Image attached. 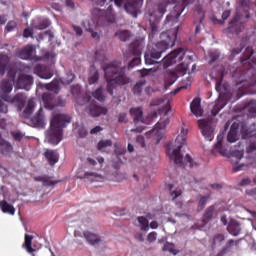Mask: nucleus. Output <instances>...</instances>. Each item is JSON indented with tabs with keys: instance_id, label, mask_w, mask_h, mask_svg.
Segmentation results:
<instances>
[{
	"instance_id": "1",
	"label": "nucleus",
	"mask_w": 256,
	"mask_h": 256,
	"mask_svg": "<svg viewBox=\"0 0 256 256\" xmlns=\"http://www.w3.org/2000/svg\"><path fill=\"white\" fill-rule=\"evenodd\" d=\"M106 79V90L109 95H113L117 85L123 87L131 83V78L127 76L126 67L121 65V61L116 60L102 66Z\"/></svg>"
},
{
	"instance_id": "2",
	"label": "nucleus",
	"mask_w": 256,
	"mask_h": 256,
	"mask_svg": "<svg viewBox=\"0 0 256 256\" xmlns=\"http://www.w3.org/2000/svg\"><path fill=\"white\" fill-rule=\"evenodd\" d=\"M176 29L177 30L174 31L172 35L169 32H162L160 34V41L144 56L146 65H155V59H161V55H163L167 49L175 46L179 26H177Z\"/></svg>"
},
{
	"instance_id": "3",
	"label": "nucleus",
	"mask_w": 256,
	"mask_h": 256,
	"mask_svg": "<svg viewBox=\"0 0 256 256\" xmlns=\"http://www.w3.org/2000/svg\"><path fill=\"white\" fill-rule=\"evenodd\" d=\"M178 61H181V63L176 67V71L178 75H185L187 74L189 65L193 62V54L189 51H185L183 48H178L165 56L162 60V64L163 67L167 69V67L175 65Z\"/></svg>"
},
{
	"instance_id": "4",
	"label": "nucleus",
	"mask_w": 256,
	"mask_h": 256,
	"mask_svg": "<svg viewBox=\"0 0 256 256\" xmlns=\"http://www.w3.org/2000/svg\"><path fill=\"white\" fill-rule=\"evenodd\" d=\"M71 123V116L67 114H56L53 116L50 127L46 131V139L51 145H59L63 141V129Z\"/></svg>"
},
{
	"instance_id": "5",
	"label": "nucleus",
	"mask_w": 256,
	"mask_h": 256,
	"mask_svg": "<svg viewBox=\"0 0 256 256\" xmlns=\"http://www.w3.org/2000/svg\"><path fill=\"white\" fill-rule=\"evenodd\" d=\"M187 142V130L182 129L181 135H178L175 140V148L171 152V148L167 146L166 153L170 157V161H174L176 165H183L184 154L181 152L183 145Z\"/></svg>"
},
{
	"instance_id": "6",
	"label": "nucleus",
	"mask_w": 256,
	"mask_h": 256,
	"mask_svg": "<svg viewBox=\"0 0 256 256\" xmlns=\"http://www.w3.org/2000/svg\"><path fill=\"white\" fill-rule=\"evenodd\" d=\"M92 15L97 21L99 27H107L112 23H115V13L113 12V6H109L107 10L101 8H93Z\"/></svg>"
},
{
	"instance_id": "7",
	"label": "nucleus",
	"mask_w": 256,
	"mask_h": 256,
	"mask_svg": "<svg viewBox=\"0 0 256 256\" xmlns=\"http://www.w3.org/2000/svg\"><path fill=\"white\" fill-rule=\"evenodd\" d=\"M108 1H110V3H113L114 1L117 7H122L123 3H125L124 4L125 11L133 15V17H137V11H139V8L143 3V0H108ZM105 3H107V0L105 1Z\"/></svg>"
},
{
	"instance_id": "8",
	"label": "nucleus",
	"mask_w": 256,
	"mask_h": 256,
	"mask_svg": "<svg viewBox=\"0 0 256 256\" xmlns=\"http://www.w3.org/2000/svg\"><path fill=\"white\" fill-rule=\"evenodd\" d=\"M13 85H15V74L11 75V79H2L0 82V99H3V101H11L9 93L13 91Z\"/></svg>"
},
{
	"instance_id": "9",
	"label": "nucleus",
	"mask_w": 256,
	"mask_h": 256,
	"mask_svg": "<svg viewBox=\"0 0 256 256\" xmlns=\"http://www.w3.org/2000/svg\"><path fill=\"white\" fill-rule=\"evenodd\" d=\"M42 101L44 103V107L46 109H50V111L55 109V107H63V105H65V101L61 100V98H55V94L51 92L43 93Z\"/></svg>"
},
{
	"instance_id": "10",
	"label": "nucleus",
	"mask_w": 256,
	"mask_h": 256,
	"mask_svg": "<svg viewBox=\"0 0 256 256\" xmlns=\"http://www.w3.org/2000/svg\"><path fill=\"white\" fill-rule=\"evenodd\" d=\"M130 51H132L134 58L129 62L128 69H133V67L141 65V44L139 41H134L130 44Z\"/></svg>"
},
{
	"instance_id": "11",
	"label": "nucleus",
	"mask_w": 256,
	"mask_h": 256,
	"mask_svg": "<svg viewBox=\"0 0 256 256\" xmlns=\"http://www.w3.org/2000/svg\"><path fill=\"white\" fill-rule=\"evenodd\" d=\"M198 126L206 141H213V132L215 131L213 122L211 120H199Z\"/></svg>"
},
{
	"instance_id": "12",
	"label": "nucleus",
	"mask_w": 256,
	"mask_h": 256,
	"mask_svg": "<svg viewBox=\"0 0 256 256\" xmlns=\"http://www.w3.org/2000/svg\"><path fill=\"white\" fill-rule=\"evenodd\" d=\"M33 53H35V48L33 47V45L29 44L18 52V57L25 61H28V59H30L31 61H41V57H33Z\"/></svg>"
},
{
	"instance_id": "13",
	"label": "nucleus",
	"mask_w": 256,
	"mask_h": 256,
	"mask_svg": "<svg viewBox=\"0 0 256 256\" xmlns=\"http://www.w3.org/2000/svg\"><path fill=\"white\" fill-rule=\"evenodd\" d=\"M30 123L34 125L37 129H43L46 125L45 123V111L40 108L30 119Z\"/></svg>"
},
{
	"instance_id": "14",
	"label": "nucleus",
	"mask_w": 256,
	"mask_h": 256,
	"mask_svg": "<svg viewBox=\"0 0 256 256\" xmlns=\"http://www.w3.org/2000/svg\"><path fill=\"white\" fill-rule=\"evenodd\" d=\"M31 85H33V76L27 74H20L18 76V89H25L26 91H29V89H31Z\"/></svg>"
},
{
	"instance_id": "15",
	"label": "nucleus",
	"mask_w": 256,
	"mask_h": 256,
	"mask_svg": "<svg viewBox=\"0 0 256 256\" xmlns=\"http://www.w3.org/2000/svg\"><path fill=\"white\" fill-rule=\"evenodd\" d=\"M26 100L27 97L24 94L18 93L13 98L10 97V100H6V103H13L14 105H16L18 111H23Z\"/></svg>"
},
{
	"instance_id": "16",
	"label": "nucleus",
	"mask_w": 256,
	"mask_h": 256,
	"mask_svg": "<svg viewBox=\"0 0 256 256\" xmlns=\"http://www.w3.org/2000/svg\"><path fill=\"white\" fill-rule=\"evenodd\" d=\"M38 87L40 89H46L47 91H52L54 95L59 94V91H61V83L59 80H53L51 83L48 84H43V83H38Z\"/></svg>"
},
{
	"instance_id": "17",
	"label": "nucleus",
	"mask_w": 256,
	"mask_h": 256,
	"mask_svg": "<svg viewBox=\"0 0 256 256\" xmlns=\"http://www.w3.org/2000/svg\"><path fill=\"white\" fill-rule=\"evenodd\" d=\"M231 155H232V157H234L236 159V165L232 169L233 173L243 171V168L247 167V165H245V163L237 165V163H239V161H241V159H243V150H234V151H232Z\"/></svg>"
},
{
	"instance_id": "18",
	"label": "nucleus",
	"mask_w": 256,
	"mask_h": 256,
	"mask_svg": "<svg viewBox=\"0 0 256 256\" xmlns=\"http://www.w3.org/2000/svg\"><path fill=\"white\" fill-rule=\"evenodd\" d=\"M159 21H161V18L155 16L153 14H150V28L151 32L149 34V39H155V35L159 33Z\"/></svg>"
},
{
	"instance_id": "19",
	"label": "nucleus",
	"mask_w": 256,
	"mask_h": 256,
	"mask_svg": "<svg viewBox=\"0 0 256 256\" xmlns=\"http://www.w3.org/2000/svg\"><path fill=\"white\" fill-rule=\"evenodd\" d=\"M11 63V57L7 54H0V77L5 75L7 69H9V65Z\"/></svg>"
},
{
	"instance_id": "20",
	"label": "nucleus",
	"mask_w": 256,
	"mask_h": 256,
	"mask_svg": "<svg viewBox=\"0 0 256 256\" xmlns=\"http://www.w3.org/2000/svg\"><path fill=\"white\" fill-rule=\"evenodd\" d=\"M32 243H33V236L26 234L25 241H24L22 247H24V249H26V251L28 253H32V256H39V251L33 249V247L31 246Z\"/></svg>"
},
{
	"instance_id": "21",
	"label": "nucleus",
	"mask_w": 256,
	"mask_h": 256,
	"mask_svg": "<svg viewBox=\"0 0 256 256\" xmlns=\"http://www.w3.org/2000/svg\"><path fill=\"white\" fill-rule=\"evenodd\" d=\"M51 22L49 19L45 18H38L36 20H33L32 22V29H38L39 31H43V29H47V27H50Z\"/></svg>"
},
{
	"instance_id": "22",
	"label": "nucleus",
	"mask_w": 256,
	"mask_h": 256,
	"mask_svg": "<svg viewBox=\"0 0 256 256\" xmlns=\"http://www.w3.org/2000/svg\"><path fill=\"white\" fill-rule=\"evenodd\" d=\"M239 15H236L233 20L229 23L226 31L227 33H236V35H239L241 33V28H239V23L241 25V22H239Z\"/></svg>"
},
{
	"instance_id": "23",
	"label": "nucleus",
	"mask_w": 256,
	"mask_h": 256,
	"mask_svg": "<svg viewBox=\"0 0 256 256\" xmlns=\"http://www.w3.org/2000/svg\"><path fill=\"white\" fill-rule=\"evenodd\" d=\"M190 110L196 117L203 115V109L201 108V99L195 98L190 104Z\"/></svg>"
},
{
	"instance_id": "24",
	"label": "nucleus",
	"mask_w": 256,
	"mask_h": 256,
	"mask_svg": "<svg viewBox=\"0 0 256 256\" xmlns=\"http://www.w3.org/2000/svg\"><path fill=\"white\" fill-rule=\"evenodd\" d=\"M227 231L230 233V235L237 237V235L241 233V224H239V222L236 220H230Z\"/></svg>"
},
{
	"instance_id": "25",
	"label": "nucleus",
	"mask_w": 256,
	"mask_h": 256,
	"mask_svg": "<svg viewBox=\"0 0 256 256\" xmlns=\"http://www.w3.org/2000/svg\"><path fill=\"white\" fill-rule=\"evenodd\" d=\"M182 12V8H179V6H175L174 11H172L171 14L166 17L165 25H169V23H174V21H177V19L181 17Z\"/></svg>"
},
{
	"instance_id": "26",
	"label": "nucleus",
	"mask_w": 256,
	"mask_h": 256,
	"mask_svg": "<svg viewBox=\"0 0 256 256\" xmlns=\"http://www.w3.org/2000/svg\"><path fill=\"white\" fill-rule=\"evenodd\" d=\"M34 73L35 75H38L40 79H51V77H53V73L46 72L45 67H43L41 64H38L34 67Z\"/></svg>"
},
{
	"instance_id": "27",
	"label": "nucleus",
	"mask_w": 256,
	"mask_h": 256,
	"mask_svg": "<svg viewBox=\"0 0 256 256\" xmlns=\"http://www.w3.org/2000/svg\"><path fill=\"white\" fill-rule=\"evenodd\" d=\"M49 165H55L59 162V153L55 150H46L44 153Z\"/></svg>"
},
{
	"instance_id": "28",
	"label": "nucleus",
	"mask_w": 256,
	"mask_h": 256,
	"mask_svg": "<svg viewBox=\"0 0 256 256\" xmlns=\"http://www.w3.org/2000/svg\"><path fill=\"white\" fill-rule=\"evenodd\" d=\"M90 115L92 117H101V115H107V108L98 105H90Z\"/></svg>"
},
{
	"instance_id": "29",
	"label": "nucleus",
	"mask_w": 256,
	"mask_h": 256,
	"mask_svg": "<svg viewBox=\"0 0 256 256\" xmlns=\"http://www.w3.org/2000/svg\"><path fill=\"white\" fill-rule=\"evenodd\" d=\"M83 236L85 237L86 241L89 242L90 245H97V244L101 243V238L99 237V235H97L95 233L85 231V232H83Z\"/></svg>"
},
{
	"instance_id": "30",
	"label": "nucleus",
	"mask_w": 256,
	"mask_h": 256,
	"mask_svg": "<svg viewBox=\"0 0 256 256\" xmlns=\"http://www.w3.org/2000/svg\"><path fill=\"white\" fill-rule=\"evenodd\" d=\"M225 105H227V102L223 100L221 96H219V98L217 99L216 103L214 104L211 110V114L213 115V117L217 116L219 114V111H221V109H223Z\"/></svg>"
},
{
	"instance_id": "31",
	"label": "nucleus",
	"mask_w": 256,
	"mask_h": 256,
	"mask_svg": "<svg viewBox=\"0 0 256 256\" xmlns=\"http://www.w3.org/2000/svg\"><path fill=\"white\" fill-rule=\"evenodd\" d=\"M33 111H35V99H29L23 111V117H25V119H29L33 114Z\"/></svg>"
},
{
	"instance_id": "32",
	"label": "nucleus",
	"mask_w": 256,
	"mask_h": 256,
	"mask_svg": "<svg viewBox=\"0 0 256 256\" xmlns=\"http://www.w3.org/2000/svg\"><path fill=\"white\" fill-rule=\"evenodd\" d=\"M11 151H13V145L3 139L0 134V154L5 155V153H11Z\"/></svg>"
},
{
	"instance_id": "33",
	"label": "nucleus",
	"mask_w": 256,
	"mask_h": 256,
	"mask_svg": "<svg viewBox=\"0 0 256 256\" xmlns=\"http://www.w3.org/2000/svg\"><path fill=\"white\" fill-rule=\"evenodd\" d=\"M237 129H238L237 124L234 123L231 125L230 131L228 132V135H227L228 143H235V141H237V139H239V137L237 135Z\"/></svg>"
},
{
	"instance_id": "34",
	"label": "nucleus",
	"mask_w": 256,
	"mask_h": 256,
	"mask_svg": "<svg viewBox=\"0 0 256 256\" xmlns=\"http://www.w3.org/2000/svg\"><path fill=\"white\" fill-rule=\"evenodd\" d=\"M179 76H177V72L175 71H169L168 73L165 74V86L166 87H171L175 81H177Z\"/></svg>"
},
{
	"instance_id": "35",
	"label": "nucleus",
	"mask_w": 256,
	"mask_h": 256,
	"mask_svg": "<svg viewBox=\"0 0 256 256\" xmlns=\"http://www.w3.org/2000/svg\"><path fill=\"white\" fill-rule=\"evenodd\" d=\"M0 209L2 213H8V215H15V207L5 200L0 201Z\"/></svg>"
},
{
	"instance_id": "36",
	"label": "nucleus",
	"mask_w": 256,
	"mask_h": 256,
	"mask_svg": "<svg viewBox=\"0 0 256 256\" xmlns=\"http://www.w3.org/2000/svg\"><path fill=\"white\" fill-rule=\"evenodd\" d=\"M36 181H40L44 187H54V185H57L59 183L58 180H51V177L47 176H40L35 178Z\"/></svg>"
},
{
	"instance_id": "37",
	"label": "nucleus",
	"mask_w": 256,
	"mask_h": 256,
	"mask_svg": "<svg viewBox=\"0 0 256 256\" xmlns=\"http://www.w3.org/2000/svg\"><path fill=\"white\" fill-rule=\"evenodd\" d=\"M115 37L125 43L131 39V32L129 30H118L115 33Z\"/></svg>"
},
{
	"instance_id": "38",
	"label": "nucleus",
	"mask_w": 256,
	"mask_h": 256,
	"mask_svg": "<svg viewBox=\"0 0 256 256\" xmlns=\"http://www.w3.org/2000/svg\"><path fill=\"white\" fill-rule=\"evenodd\" d=\"M146 83L147 81L145 80H141L137 82L132 88L133 95H137L138 97H141V93H143V87H145Z\"/></svg>"
},
{
	"instance_id": "39",
	"label": "nucleus",
	"mask_w": 256,
	"mask_h": 256,
	"mask_svg": "<svg viewBox=\"0 0 256 256\" xmlns=\"http://www.w3.org/2000/svg\"><path fill=\"white\" fill-rule=\"evenodd\" d=\"M130 115L133 117L134 121H143V109L142 108H131Z\"/></svg>"
},
{
	"instance_id": "40",
	"label": "nucleus",
	"mask_w": 256,
	"mask_h": 256,
	"mask_svg": "<svg viewBox=\"0 0 256 256\" xmlns=\"http://www.w3.org/2000/svg\"><path fill=\"white\" fill-rule=\"evenodd\" d=\"M213 215H215V205H211L205 210L203 220L211 221V219H213Z\"/></svg>"
},
{
	"instance_id": "41",
	"label": "nucleus",
	"mask_w": 256,
	"mask_h": 256,
	"mask_svg": "<svg viewBox=\"0 0 256 256\" xmlns=\"http://www.w3.org/2000/svg\"><path fill=\"white\" fill-rule=\"evenodd\" d=\"M173 184H168L167 185V189H169L170 191V196L172 197V201H175V199H177V197H181L183 191H181V189L177 188L173 191Z\"/></svg>"
},
{
	"instance_id": "42",
	"label": "nucleus",
	"mask_w": 256,
	"mask_h": 256,
	"mask_svg": "<svg viewBox=\"0 0 256 256\" xmlns=\"http://www.w3.org/2000/svg\"><path fill=\"white\" fill-rule=\"evenodd\" d=\"M99 81V71L93 68L90 72V76L88 78L89 85H95Z\"/></svg>"
},
{
	"instance_id": "43",
	"label": "nucleus",
	"mask_w": 256,
	"mask_h": 256,
	"mask_svg": "<svg viewBox=\"0 0 256 256\" xmlns=\"http://www.w3.org/2000/svg\"><path fill=\"white\" fill-rule=\"evenodd\" d=\"M162 251H168L169 253H172V255H178L179 253V250L175 249V244L169 242L164 244Z\"/></svg>"
},
{
	"instance_id": "44",
	"label": "nucleus",
	"mask_w": 256,
	"mask_h": 256,
	"mask_svg": "<svg viewBox=\"0 0 256 256\" xmlns=\"http://www.w3.org/2000/svg\"><path fill=\"white\" fill-rule=\"evenodd\" d=\"M92 97H94V99H97V101H100L101 103H103V101H105V94H103V88L100 87L96 89L92 93Z\"/></svg>"
},
{
	"instance_id": "45",
	"label": "nucleus",
	"mask_w": 256,
	"mask_h": 256,
	"mask_svg": "<svg viewBox=\"0 0 256 256\" xmlns=\"http://www.w3.org/2000/svg\"><path fill=\"white\" fill-rule=\"evenodd\" d=\"M242 139H251V137H255V130H251V127L248 129L243 128L241 130Z\"/></svg>"
},
{
	"instance_id": "46",
	"label": "nucleus",
	"mask_w": 256,
	"mask_h": 256,
	"mask_svg": "<svg viewBox=\"0 0 256 256\" xmlns=\"http://www.w3.org/2000/svg\"><path fill=\"white\" fill-rule=\"evenodd\" d=\"M113 141L111 140H100L97 144L98 151H103V149H107V147H112Z\"/></svg>"
},
{
	"instance_id": "47",
	"label": "nucleus",
	"mask_w": 256,
	"mask_h": 256,
	"mask_svg": "<svg viewBox=\"0 0 256 256\" xmlns=\"http://www.w3.org/2000/svg\"><path fill=\"white\" fill-rule=\"evenodd\" d=\"M253 53H254L253 47H247L245 49V51L243 52L242 57L240 58L241 59V63H244V61H248V59L250 57H253Z\"/></svg>"
},
{
	"instance_id": "48",
	"label": "nucleus",
	"mask_w": 256,
	"mask_h": 256,
	"mask_svg": "<svg viewBox=\"0 0 256 256\" xmlns=\"http://www.w3.org/2000/svg\"><path fill=\"white\" fill-rule=\"evenodd\" d=\"M137 220L141 225V231H147L149 229V220L145 216H139Z\"/></svg>"
},
{
	"instance_id": "49",
	"label": "nucleus",
	"mask_w": 256,
	"mask_h": 256,
	"mask_svg": "<svg viewBox=\"0 0 256 256\" xmlns=\"http://www.w3.org/2000/svg\"><path fill=\"white\" fill-rule=\"evenodd\" d=\"M84 177L90 181H99V179H101V175L96 172H85Z\"/></svg>"
},
{
	"instance_id": "50",
	"label": "nucleus",
	"mask_w": 256,
	"mask_h": 256,
	"mask_svg": "<svg viewBox=\"0 0 256 256\" xmlns=\"http://www.w3.org/2000/svg\"><path fill=\"white\" fill-rule=\"evenodd\" d=\"M11 137H13L14 141L21 142L23 141V138L25 137V134H23L21 131H13L10 133Z\"/></svg>"
},
{
	"instance_id": "51",
	"label": "nucleus",
	"mask_w": 256,
	"mask_h": 256,
	"mask_svg": "<svg viewBox=\"0 0 256 256\" xmlns=\"http://www.w3.org/2000/svg\"><path fill=\"white\" fill-rule=\"evenodd\" d=\"M244 48L245 46L241 45L240 47L232 49L231 54L229 56L230 61H233V59H235V57H237V55H239V53H241V51H243Z\"/></svg>"
},
{
	"instance_id": "52",
	"label": "nucleus",
	"mask_w": 256,
	"mask_h": 256,
	"mask_svg": "<svg viewBox=\"0 0 256 256\" xmlns=\"http://www.w3.org/2000/svg\"><path fill=\"white\" fill-rule=\"evenodd\" d=\"M223 241H225V235L216 234L212 240V247H215L218 243H223Z\"/></svg>"
},
{
	"instance_id": "53",
	"label": "nucleus",
	"mask_w": 256,
	"mask_h": 256,
	"mask_svg": "<svg viewBox=\"0 0 256 256\" xmlns=\"http://www.w3.org/2000/svg\"><path fill=\"white\" fill-rule=\"evenodd\" d=\"M210 197L209 196H202L198 202V209L203 211L205 209V206L207 205V201H209Z\"/></svg>"
},
{
	"instance_id": "54",
	"label": "nucleus",
	"mask_w": 256,
	"mask_h": 256,
	"mask_svg": "<svg viewBox=\"0 0 256 256\" xmlns=\"http://www.w3.org/2000/svg\"><path fill=\"white\" fill-rule=\"evenodd\" d=\"M233 245H239V240L235 241L233 239L229 240L226 244V247H224L222 249V253H227V251H229V249H231V247H233Z\"/></svg>"
},
{
	"instance_id": "55",
	"label": "nucleus",
	"mask_w": 256,
	"mask_h": 256,
	"mask_svg": "<svg viewBox=\"0 0 256 256\" xmlns=\"http://www.w3.org/2000/svg\"><path fill=\"white\" fill-rule=\"evenodd\" d=\"M222 147H223V134H220L217 137V143L215 144L214 149H216V151H219V153H221Z\"/></svg>"
},
{
	"instance_id": "56",
	"label": "nucleus",
	"mask_w": 256,
	"mask_h": 256,
	"mask_svg": "<svg viewBox=\"0 0 256 256\" xmlns=\"http://www.w3.org/2000/svg\"><path fill=\"white\" fill-rule=\"evenodd\" d=\"M246 197H250V199H253L256 201V187L255 188H250L245 191Z\"/></svg>"
},
{
	"instance_id": "57",
	"label": "nucleus",
	"mask_w": 256,
	"mask_h": 256,
	"mask_svg": "<svg viewBox=\"0 0 256 256\" xmlns=\"http://www.w3.org/2000/svg\"><path fill=\"white\" fill-rule=\"evenodd\" d=\"M185 161H186V163L189 164L190 168L199 167V164L197 162H195L189 154H186Z\"/></svg>"
},
{
	"instance_id": "58",
	"label": "nucleus",
	"mask_w": 256,
	"mask_h": 256,
	"mask_svg": "<svg viewBox=\"0 0 256 256\" xmlns=\"http://www.w3.org/2000/svg\"><path fill=\"white\" fill-rule=\"evenodd\" d=\"M0 113L7 114L9 113V106L5 103V100L0 98Z\"/></svg>"
},
{
	"instance_id": "59",
	"label": "nucleus",
	"mask_w": 256,
	"mask_h": 256,
	"mask_svg": "<svg viewBox=\"0 0 256 256\" xmlns=\"http://www.w3.org/2000/svg\"><path fill=\"white\" fill-rule=\"evenodd\" d=\"M219 57H221V54L217 51L215 52H212L210 54V61H209V64L210 65H213V63H215V61H217V59H219Z\"/></svg>"
},
{
	"instance_id": "60",
	"label": "nucleus",
	"mask_w": 256,
	"mask_h": 256,
	"mask_svg": "<svg viewBox=\"0 0 256 256\" xmlns=\"http://www.w3.org/2000/svg\"><path fill=\"white\" fill-rule=\"evenodd\" d=\"M170 123L169 118H166L164 121H159L155 127L156 129H165L167 127V124Z\"/></svg>"
},
{
	"instance_id": "61",
	"label": "nucleus",
	"mask_w": 256,
	"mask_h": 256,
	"mask_svg": "<svg viewBox=\"0 0 256 256\" xmlns=\"http://www.w3.org/2000/svg\"><path fill=\"white\" fill-rule=\"evenodd\" d=\"M17 28V22L9 21L6 25V31L10 33V31H14Z\"/></svg>"
},
{
	"instance_id": "62",
	"label": "nucleus",
	"mask_w": 256,
	"mask_h": 256,
	"mask_svg": "<svg viewBox=\"0 0 256 256\" xmlns=\"http://www.w3.org/2000/svg\"><path fill=\"white\" fill-rule=\"evenodd\" d=\"M147 241L149 243H155L157 241V232H150L147 236Z\"/></svg>"
},
{
	"instance_id": "63",
	"label": "nucleus",
	"mask_w": 256,
	"mask_h": 256,
	"mask_svg": "<svg viewBox=\"0 0 256 256\" xmlns=\"http://www.w3.org/2000/svg\"><path fill=\"white\" fill-rule=\"evenodd\" d=\"M166 12H167V7L165 6V4L158 5V13L160 17H163V15H165Z\"/></svg>"
},
{
	"instance_id": "64",
	"label": "nucleus",
	"mask_w": 256,
	"mask_h": 256,
	"mask_svg": "<svg viewBox=\"0 0 256 256\" xmlns=\"http://www.w3.org/2000/svg\"><path fill=\"white\" fill-rule=\"evenodd\" d=\"M23 37H25L26 39H29V37H33V29L26 28L23 32Z\"/></svg>"
}]
</instances>
